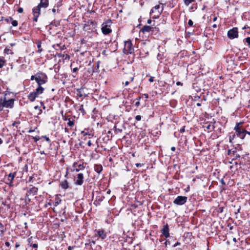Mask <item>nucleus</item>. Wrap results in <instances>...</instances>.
Wrapping results in <instances>:
<instances>
[{
    "label": "nucleus",
    "mask_w": 250,
    "mask_h": 250,
    "mask_svg": "<svg viewBox=\"0 0 250 250\" xmlns=\"http://www.w3.org/2000/svg\"><path fill=\"white\" fill-rule=\"evenodd\" d=\"M95 236L103 240L107 237V233L105 230L103 229H99L95 230Z\"/></svg>",
    "instance_id": "obj_6"
},
{
    "label": "nucleus",
    "mask_w": 250,
    "mask_h": 250,
    "mask_svg": "<svg viewBox=\"0 0 250 250\" xmlns=\"http://www.w3.org/2000/svg\"><path fill=\"white\" fill-rule=\"evenodd\" d=\"M78 110L81 111V112L83 115L84 114V110L83 109V104H81L78 107Z\"/></svg>",
    "instance_id": "obj_27"
},
{
    "label": "nucleus",
    "mask_w": 250,
    "mask_h": 250,
    "mask_svg": "<svg viewBox=\"0 0 250 250\" xmlns=\"http://www.w3.org/2000/svg\"><path fill=\"white\" fill-rule=\"evenodd\" d=\"M128 83H129V82L126 81L125 83V85L126 86V85H127L128 84Z\"/></svg>",
    "instance_id": "obj_58"
},
{
    "label": "nucleus",
    "mask_w": 250,
    "mask_h": 250,
    "mask_svg": "<svg viewBox=\"0 0 250 250\" xmlns=\"http://www.w3.org/2000/svg\"><path fill=\"white\" fill-rule=\"evenodd\" d=\"M67 125L70 127H72L74 125V122L73 121H71L70 120H69L68 123H67Z\"/></svg>",
    "instance_id": "obj_30"
},
{
    "label": "nucleus",
    "mask_w": 250,
    "mask_h": 250,
    "mask_svg": "<svg viewBox=\"0 0 250 250\" xmlns=\"http://www.w3.org/2000/svg\"><path fill=\"white\" fill-rule=\"evenodd\" d=\"M49 5L48 0H41L38 6L41 8H45L48 7Z\"/></svg>",
    "instance_id": "obj_16"
},
{
    "label": "nucleus",
    "mask_w": 250,
    "mask_h": 250,
    "mask_svg": "<svg viewBox=\"0 0 250 250\" xmlns=\"http://www.w3.org/2000/svg\"><path fill=\"white\" fill-rule=\"evenodd\" d=\"M196 80V79H195L196 82L192 83V88L195 91L199 92L202 88L203 89L207 88L206 85H202V84L205 83L204 79H198L197 81Z\"/></svg>",
    "instance_id": "obj_2"
},
{
    "label": "nucleus",
    "mask_w": 250,
    "mask_h": 250,
    "mask_svg": "<svg viewBox=\"0 0 250 250\" xmlns=\"http://www.w3.org/2000/svg\"><path fill=\"white\" fill-rule=\"evenodd\" d=\"M195 0H184V3L186 6H188L190 3L195 1Z\"/></svg>",
    "instance_id": "obj_29"
},
{
    "label": "nucleus",
    "mask_w": 250,
    "mask_h": 250,
    "mask_svg": "<svg viewBox=\"0 0 250 250\" xmlns=\"http://www.w3.org/2000/svg\"><path fill=\"white\" fill-rule=\"evenodd\" d=\"M15 95L14 93L6 90L3 98H0L4 107L12 108L14 106Z\"/></svg>",
    "instance_id": "obj_1"
},
{
    "label": "nucleus",
    "mask_w": 250,
    "mask_h": 250,
    "mask_svg": "<svg viewBox=\"0 0 250 250\" xmlns=\"http://www.w3.org/2000/svg\"><path fill=\"white\" fill-rule=\"evenodd\" d=\"M5 231L6 228L1 222H0V236L1 237L3 236Z\"/></svg>",
    "instance_id": "obj_22"
},
{
    "label": "nucleus",
    "mask_w": 250,
    "mask_h": 250,
    "mask_svg": "<svg viewBox=\"0 0 250 250\" xmlns=\"http://www.w3.org/2000/svg\"><path fill=\"white\" fill-rule=\"evenodd\" d=\"M36 82L38 85H41L42 84H44L46 83V80L45 79H35Z\"/></svg>",
    "instance_id": "obj_24"
},
{
    "label": "nucleus",
    "mask_w": 250,
    "mask_h": 250,
    "mask_svg": "<svg viewBox=\"0 0 250 250\" xmlns=\"http://www.w3.org/2000/svg\"><path fill=\"white\" fill-rule=\"evenodd\" d=\"M5 246L6 247H9L10 246V243L9 242H6L5 243Z\"/></svg>",
    "instance_id": "obj_46"
},
{
    "label": "nucleus",
    "mask_w": 250,
    "mask_h": 250,
    "mask_svg": "<svg viewBox=\"0 0 250 250\" xmlns=\"http://www.w3.org/2000/svg\"><path fill=\"white\" fill-rule=\"evenodd\" d=\"M216 20H217V17H214L213 18V21H215Z\"/></svg>",
    "instance_id": "obj_63"
},
{
    "label": "nucleus",
    "mask_w": 250,
    "mask_h": 250,
    "mask_svg": "<svg viewBox=\"0 0 250 250\" xmlns=\"http://www.w3.org/2000/svg\"><path fill=\"white\" fill-rule=\"evenodd\" d=\"M41 8L38 5L32 9V12L34 15L33 20L35 21H38V18L41 14Z\"/></svg>",
    "instance_id": "obj_8"
},
{
    "label": "nucleus",
    "mask_w": 250,
    "mask_h": 250,
    "mask_svg": "<svg viewBox=\"0 0 250 250\" xmlns=\"http://www.w3.org/2000/svg\"><path fill=\"white\" fill-rule=\"evenodd\" d=\"M241 124H242L241 123L236 124V125L234 127V130H235L236 133H237L238 131H239V130H241V129H240V128L239 126V125H240Z\"/></svg>",
    "instance_id": "obj_28"
},
{
    "label": "nucleus",
    "mask_w": 250,
    "mask_h": 250,
    "mask_svg": "<svg viewBox=\"0 0 250 250\" xmlns=\"http://www.w3.org/2000/svg\"><path fill=\"white\" fill-rule=\"evenodd\" d=\"M197 106H200L201 105V104L199 103H198L196 104Z\"/></svg>",
    "instance_id": "obj_61"
},
{
    "label": "nucleus",
    "mask_w": 250,
    "mask_h": 250,
    "mask_svg": "<svg viewBox=\"0 0 250 250\" xmlns=\"http://www.w3.org/2000/svg\"><path fill=\"white\" fill-rule=\"evenodd\" d=\"M46 77L45 74L42 72H38L35 75H32L31 78H45Z\"/></svg>",
    "instance_id": "obj_19"
},
{
    "label": "nucleus",
    "mask_w": 250,
    "mask_h": 250,
    "mask_svg": "<svg viewBox=\"0 0 250 250\" xmlns=\"http://www.w3.org/2000/svg\"><path fill=\"white\" fill-rule=\"evenodd\" d=\"M212 27H213V28H216V27H217V25H216V24H213V25H212Z\"/></svg>",
    "instance_id": "obj_64"
},
{
    "label": "nucleus",
    "mask_w": 250,
    "mask_h": 250,
    "mask_svg": "<svg viewBox=\"0 0 250 250\" xmlns=\"http://www.w3.org/2000/svg\"><path fill=\"white\" fill-rule=\"evenodd\" d=\"M102 169H103V167L101 166L97 165L96 167H95V171L99 173H100L101 172Z\"/></svg>",
    "instance_id": "obj_25"
},
{
    "label": "nucleus",
    "mask_w": 250,
    "mask_h": 250,
    "mask_svg": "<svg viewBox=\"0 0 250 250\" xmlns=\"http://www.w3.org/2000/svg\"><path fill=\"white\" fill-rule=\"evenodd\" d=\"M142 119V116H140V115H137L136 117H135V120L137 121H139L141 120Z\"/></svg>",
    "instance_id": "obj_37"
},
{
    "label": "nucleus",
    "mask_w": 250,
    "mask_h": 250,
    "mask_svg": "<svg viewBox=\"0 0 250 250\" xmlns=\"http://www.w3.org/2000/svg\"><path fill=\"white\" fill-rule=\"evenodd\" d=\"M231 152L232 153V154H233V155H234V154H235V153L236 152V151H235V150H233V151H231L230 150H229V154H231Z\"/></svg>",
    "instance_id": "obj_47"
},
{
    "label": "nucleus",
    "mask_w": 250,
    "mask_h": 250,
    "mask_svg": "<svg viewBox=\"0 0 250 250\" xmlns=\"http://www.w3.org/2000/svg\"><path fill=\"white\" fill-rule=\"evenodd\" d=\"M12 24L14 26H17L18 25V21L16 20L12 21L11 22Z\"/></svg>",
    "instance_id": "obj_33"
},
{
    "label": "nucleus",
    "mask_w": 250,
    "mask_h": 250,
    "mask_svg": "<svg viewBox=\"0 0 250 250\" xmlns=\"http://www.w3.org/2000/svg\"><path fill=\"white\" fill-rule=\"evenodd\" d=\"M42 138L45 139V140L48 142V143H50V139L49 138V137H47L46 136H42Z\"/></svg>",
    "instance_id": "obj_38"
},
{
    "label": "nucleus",
    "mask_w": 250,
    "mask_h": 250,
    "mask_svg": "<svg viewBox=\"0 0 250 250\" xmlns=\"http://www.w3.org/2000/svg\"><path fill=\"white\" fill-rule=\"evenodd\" d=\"M37 47L38 48V52L41 53L42 51V49L41 48L42 42L41 41H38L37 42Z\"/></svg>",
    "instance_id": "obj_26"
},
{
    "label": "nucleus",
    "mask_w": 250,
    "mask_h": 250,
    "mask_svg": "<svg viewBox=\"0 0 250 250\" xmlns=\"http://www.w3.org/2000/svg\"><path fill=\"white\" fill-rule=\"evenodd\" d=\"M180 132H184L185 131V126H183L182 128L180 129Z\"/></svg>",
    "instance_id": "obj_48"
},
{
    "label": "nucleus",
    "mask_w": 250,
    "mask_h": 250,
    "mask_svg": "<svg viewBox=\"0 0 250 250\" xmlns=\"http://www.w3.org/2000/svg\"><path fill=\"white\" fill-rule=\"evenodd\" d=\"M246 41L248 44L250 45V37H248L246 39Z\"/></svg>",
    "instance_id": "obj_42"
},
{
    "label": "nucleus",
    "mask_w": 250,
    "mask_h": 250,
    "mask_svg": "<svg viewBox=\"0 0 250 250\" xmlns=\"http://www.w3.org/2000/svg\"><path fill=\"white\" fill-rule=\"evenodd\" d=\"M136 166L137 167H139L141 166V164L137 163V164H136Z\"/></svg>",
    "instance_id": "obj_59"
},
{
    "label": "nucleus",
    "mask_w": 250,
    "mask_h": 250,
    "mask_svg": "<svg viewBox=\"0 0 250 250\" xmlns=\"http://www.w3.org/2000/svg\"><path fill=\"white\" fill-rule=\"evenodd\" d=\"M79 70L78 67H74L72 68V71L73 73L76 72Z\"/></svg>",
    "instance_id": "obj_44"
},
{
    "label": "nucleus",
    "mask_w": 250,
    "mask_h": 250,
    "mask_svg": "<svg viewBox=\"0 0 250 250\" xmlns=\"http://www.w3.org/2000/svg\"><path fill=\"white\" fill-rule=\"evenodd\" d=\"M38 95H37V94L34 91L32 92H31L28 95V98L31 102H34L37 97Z\"/></svg>",
    "instance_id": "obj_17"
},
{
    "label": "nucleus",
    "mask_w": 250,
    "mask_h": 250,
    "mask_svg": "<svg viewBox=\"0 0 250 250\" xmlns=\"http://www.w3.org/2000/svg\"><path fill=\"white\" fill-rule=\"evenodd\" d=\"M38 189L35 187H33L28 190L26 194V198H27L28 196L30 195H35L38 192Z\"/></svg>",
    "instance_id": "obj_12"
},
{
    "label": "nucleus",
    "mask_w": 250,
    "mask_h": 250,
    "mask_svg": "<svg viewBox=\"0 0 250 250\" xmlns=\"http://www.w3.org/2000/svg\"><path fill=\"white\" fill-rule=\"evenodd\" d=\"M176 85H182V83L180 82H177L176 83Z\"/></svg>",
    "instance_id": "obj_52"
},
{
    "label": "nucleus",
    "mask_w": 250,
    "mask_h": 250,
    "mask_svg": "<svg viewBox=\"0 0 250 250\" xmlns=\"http://www.w3.org/2000/svg\"><path fill=\"white\" fill-rule=\"evenodd\" d=\"M73 167L74 170L78 172L84 169V167L83 163L82 162H75L73 165Z\"/></svg>",
    "instance_id": "obj_10"
},
{
    "label": "nucleus",
    "mask_w": 250,
    "mask_h": 250,
    "mask_svg": "<svg viewBox=\"0 0 250 250\" xmlns=\"http://www.w3.org/2000/svg\"><path fill=\"white\" fill-rule=\"evenodd\" d=\"M176 149L175 147L174 146H172L171 147V150L173 151H175Z\"/></svg>",
    "instance_id": "obj_54"
},
{
    "label": "nucleus",
    "mask_w": 250,
    "mask_h": 250,
    "mask_svg": "<svg viewBox=\"0 0 250 250\" xmlns=\"http://www.w3.org/2000/svg\"><path fill=\"white\" fill-rule=\"evenodd\" d=\"M245 131H246V130H244V129H243L241 130H239V131H238L236 133V134L241 139H243L245 137V136H246Z\"/></svg>",
    "instance_id": "obj_20"
},
{
    "label": "nucleus",
    "mask_w": 250,
    "mask_h": 250,
    "mask_svg": "<svg viewBox=\"0 0 250 250\" xmlns=\"http://www.w3.org/2000/svg\"><path fill=\"white\" fill-rule=\"evenodd\" d=\"M16 175V172H12L10 173L8 175V177L6 179V183L9 186H12L13 185V180L14 179Z\"/></svg>",
    "instance_id": "obj_9"
},
{
    "label": "nucleus",
    "mask_w": 250,
    "mask_h": 250,
    "mask_svg": "<svg viewBox=\"0 0 250 250\" xmlns=\"http://www.w3.org/2000/svg\"><path fill=\"white\" fill-rule=\"evenodd\" d=\"M77 92H78L77 95L80 97H83V95L81 93V92L80 90H78Z\"/></svg>",
    "instance_id": "obj_39"
},
{
    "label": "nucleus",
    "mask_w": 250,
    "mask_h": 250,
    "mask_svg": "<svg viewBox=\"0 0 250 250\" xmlns=\"http://www.w3.org/2000/svg\"><path fill=\"white\" fill-rule=\"evenodd\" d=\"M235 138V135L233 134V135H230L229 137V142H231L234 139V138Z\"/></svg>",
    "instance_id": "obj_34"
},
{
    "label": "nucleus",
    "mask_w": 250,
    "mask_h": 250,
    "mask_svg": "<svg viewBox=\"0 0 250 250\" xmlns=\"http://www.w3.org/2000/svg\"><path fill=\"white\" fill-rule=\"evenodd\" d=\"M30 247H32L33 248L35 249V250H37L38 248V244H33L32 245H30Z\"/></svg>",
    "instance_id": "obj_32"
},
{
    "label": "nucleus",
    "mask_w": 250,
    "mask_h": 250,
    "mask_svg": "<svg viewBox=\"0 0 250 250\" xmlns=\"http://www.w3.org/2000/svg\"><path fill=\"white\" fill-rule=\"evenodd\" d=\"M3 107L4 106L1 103V100H0V112L3 110Z\"/></svg>",
    "instance_id": "obj_40"
},
{
    "label": "nucleus",
    "mask_w": 250,
    "mask_h": 250,
    "mask_svg": "<svg viewBox=\"0 0 250 250\" xmlns=\"http://www.w3.org/2000/svg\"><path fill=\"white\" fill-rule=\"evenodd\" d=\"M62 57H63L65 60H69V59H70V56H69V55H68V54L63 55H62Z\"/></svg>",
    "instance_id": "obj_35"
},
{
    "label": "nucleus",
    "mask_w": 250,
    "mask_h": 250,
    "mask_svg": "<svg viewBox=\"0 0 250 250\" xmlns=\"http://www.w3.org/2000/svg\"><path fill=\"white\" fill-rule=\"evenodd\" d=\"M160 6L159 4L156 5V6L153 7L150 11V14H151L152 13H157V16L159 17V16L161 14V13L162 11V10H161V11L159 10L160 9Z\"/></svg>",
    "instance_id": "obj_14"
},
{
    "label": "nucleus",
    "mask_w": 250,
    "mask_h": 250,
    "mask_svg": "<svg viewBox=\"0 0 250 250\" xmlns=\"http://www.w3.org/2000/svg\"><path fill=\"white\" fill-rule=\"evenodd\" d=\"M211 127V126L210 125H209L207 126V128L208 129H210Z\"/></svg>",
    "instance_id": "obj_57"
},
{
    "label": "nucleus",
    "mask_w": 250,
    "mask_h": 250,
    "mask_svg": "<svg viewBox=\"0 0 250 250\" xmlns=\"http://www.w3.org/2000/svg\"><path fill=\"white\" fill-rule=\"evenodd\" d=\"M228 36L230 39H233L237 38L238 36L237 28L234 27L229 30L228 32Z\"/></svg>",
    "instance_id": "obj_7"
},
{
    "label": "nucleus",
    "mask_w": 250,
    "mask_h": 250,
    "mask_svg": "<svg viewBox=\"0 0 250 250\" xmlns=\"http://www.w3.org/2000/svg\"><path fill=\"white\" fill-rule=\"evenodd\" d=\"M181 245V243L180 242H176L175 244H174V245L173 246V247H176L178 246H179Z\"/></svg>",
    "instance_id": "obj_45"
},
{
    "label": "nucleus",
    "mask_w": 250,
    "mask_h": 250,
    "mask_svg": "<svg viewBox=\"0 0 250 250\" xmlns=\"http://www.w3.org/2000/svg\"><path fill=\"white\" fill-rule=\"evenodd\" d=\"M233 161H234V159H233L232 160V161L231 162H230V164H234V165H233L229 167V168L231 170H232L233 169H237L238 163L236 161H234V162H233Z\"/></svg>",
    "instance_id": "obj_23"
},
{
    "label": "nucleus",
    "mask_w": 250,
    "mask_h": 250,
    "mask_svg": "<svg viewBox=\"0 0 250 250\" xmlns=\"http://www.w3.org/2000/svg\"><path fill=\"white\" fill-rule=\"evenodd\" d=\"M20 246V245L18 243L16 244V248H18Z\"/></svg>",
    "instance_id": "obj_62"
},
{
    "label": "nucleus",
    "mask_w": 250,
    "mask_h": 250,
    "mask_svg": "<svg viewBox=\"0 0 250 250\" xmlns=\"http://www.w3.org/2000/svg\"><path fill=\"white\" fill-rule=\"evenodd\" d=\"M44 90V88H43L41 85H38V87L36 88L35 91H34L37 95L41 94L43 93Z\"/></svg>",
    "instance_id": "obj_21"
},
{
    "label": "nucleus",
    "mask_w": 250,
    "mask_h": 250,
    "mask_svg": "<svg viewBox=\"0 0 250 250\" xmlns=\"http://www.w3.org/2000/svg\"><path fill=\"white\" fill-rule=\"evenodd\" d=\"M151 22H152V21L150 19L148 20L147 21L148 24H151Z\"/></svg>",
    "instance_id": "obj_53"
},
{
    "label": "nucleus",
    "mask_w": 250,
    "mask_h": 250,
    "mask_svg": "<svg viewBox=\"0 0 250 250\" xmlns=\"http://www.w3.org/2000/svg\"><path fill=\"white\" fill-rule=\"evenodd\" d=\"M111 24V21H107L102 24L101 30L104 34L107 35L111 32L112 30L109 28Z\"/></svg>",
    "instance_id": "obj_3"
},
{
    "label": "nucleus",
    "mask_w": 250,
    "mask_h": 250,
    "mask_svg": "<svg viewBox=\"0 0 250 250\" xmlns=\"http://www.w3.org/2000/svg\"><path fill=\"white\" fill-rule=\"evenodd\" d=\"M5 61L2 58H0V68H1L4 64Z\"/></svg>",
    "instance_id": "obj_31"
},
{
    "label": "nucleus",
    "mask_w": 250,
    "mask_h": 250,
    "mask_svg": "<svg viewBox=\"0 0 250 250\" xmlns=\"http://www.w3.org/2000/svg\"><path fill=\"white\" fill-rule=\"evenodd\" d=\"M75 184L77 185L81 186L83 183V175L80 173L78 174Z\"/></svg>",
    "instance_id": "obj_11"
},
{
    "label": "nucleus",
    "mask_w": 250,
    "mask_h": 250,
    "mask_svg": "<svg viewBox=\"0 0 250 250\" xmlns=\"http://www.w3.org/2000/svg\"><path fill=\"white\" fill-rule=\"evenodd\" d=\"M60 186L63 189H66L69 188L68 183L66 180L62 181L60 183Z\"/></svg>",
    "instance_id": "obj_18"
},
{
    "label": "nucleus",
    "mask_w": 250,
    "mask_h": 250,
    "mask_svg": "<svg viewBox=\"0 0 250 250\" xmlns=\"http://www.w3.org/2000/svg\"><path fill=\"white\" fill-rule=\"evenodd\" d=\"M170 244L169 242H168V241H167V240H166V241H165V245L166 247H167V245L168 244Z\"/></svg>",
    "instance_id": "obj_51"
},
{
    "label": "nucleus",
    "mask_w": 250,
    "mask_h": 250,
    "mask_svg": "<svg viewBox=\"0 0 250 250\" xmlns=\"http://www.w3.org/2000/svg\"><path fill=\"white\" fill-rule=\"evenodd\" d=\"M245 133L246 134H248V135H250V131H248L246 130V131H245Z\"/></svg>",
    "instance_id": "obj_60"
},
{
    "label": "nucleus",
    "mask_w": 250,
    "mask_h": 250,
    "mask_svg": "<svg viewBox=\"0 0 250 250\" xmlns=\"http://www.w3.org/2000/svg\"><path fill=\"white\" fill-rule=\"evenodd\" d=\"M23 8H21V7H20L18 9V12L19 13H21L23 12Z\"/></svg>",
    "instance_id": "obj_43"
},
{
    "label": "nucleus",
    "mask_w": 250,
    "mask_h": 250,
    "mask_svg": "<svg viewBox=\"0 0 250 250\" xmlns=\"http://www.w3.org/2000/svg\"><path fill=\"white\" fill-rule=\"evenodd\" d=\"M188 197L186 196H178L173 201V204L177 206L184 205L187 201Z\"/></svg>",
    "instance_id": "obj_5"
},
{
    "label": "nucleus",
    "mask_w": 250,
    "mask_h": 250,
    "mask_svg": "<svg viewBox=\"0 0 250 250\" xmlns=\"http://www.w3.org/2000/svg\"><path fill=\"white\" fill-rule=\"evenodd\" d=\"M68 250H73V247H71V246H69L68 248Z\"/></svg>",
    "instance_id": "obj_56"
},
{
    "label": "nucleus",
    "mask_w": 250,
    "mask_h": 250,
    "mask_svg": "<svg viewBox=\"0 0 250 250\" xmlns=\"http://www.w3.org/2000/svg\"><path fill=\"white\" fill-rule=\"evenodd\" d=\"M163 235L166 237L167 238L169 236V229L167 224L164 226L163 228L161 230Z\"/></svg>",
    "instance_id": "obj_13"
},
{
    "label": "nucleus",
    "mask_w": 250,
    "mask_h": 250,
    "mask_svg": "<svg viewBox=\"0 0 250 250\" xmlns=\"http://www.w3.org/2000/svg\"><path fill=\"white\" fill-rule=\"evenodd\" d=\"M144 96H145V97L146 98V99H147V98H148V94H144Z\"/></svg>",
    "instance_id": "obj_55"
},
{
    "label": "nucleus",
    "mask_w": 250,
    "mask_h": 250,
    "mask_svg": "<svg viewBox=\"0 0 250 250\" xmlns=\"http://www.w3.org/2000/svg\"><path fill=\"white\" fill-rule=\"evenodd\" d=\"M140 99H141V97H139V98L136 99L137 101L135 103V104L136 106H139V105H140V101H139Z\"/></svg>",
    "instance_id": "obj_36"
},
{
    "label": "nucleus",
    "mask_w": 250,
    "mask_h": 250,
    "mask_svg": "<svg viewBox=\"0 0 250 250\" xmlns=\"http://www.w3.org/2000/svg\"><path fill=\"white\" fill-rule=\"evenodd\" d=\"M188 24L190 26H192L193 25V22L191 20H189L188 21Z\"/></svg>",
    "instance_id": "obj_41"
},
{
    "label": "nucleus",
    "mask_w": 250,
    "mask_h": 250,
    "mask_svg": "<svg viewBox=\"0 0 250 250\" xmlns=\"http://www.w3.org/2000/svg\"><path fill=\"white\" fill-rule=\"evenodd\" d=\"M153 27L150 26L145 25L141 29V31L143 33H145L146 32H150L153 31Z\"/></svg>",
    "instance_id": "obj_15"
},
{
    "label": "nucleus",
    "mask_w": 250,
    "mask_h": 250,
    "mask_svg": "<svg viewBox=\"0 0 250 250\" xmlns=\"http://www.w3.org/2000/svg\"><path fill=\"white\" fill-rule=\"evenodd\" d=\"M87 145L89 146H91V145H92V144L91 143V141L90 140H89L87 142Z\"/></svg>",
    "instance_id": "obj_50"
},
{
    "label": "nucleus",
    "mask_w": 250,
    "mask_h": 250,
    "mask_svg": "<svg viewBox=\"0 0 250 250\" xmlns=\"http://www.w3.org/2000/svg\"><path fill=\"white\" fill-rule=\"evenodd\" d=\"M124 43L125 46L123 49L124 53L126 54L132 53L134 50V49L131 42L130 41H125Z\"/></svg>",
    "instance_id": "obj_4"
},
{
    "label": "nucleus",
    "mask_w": 250,
    "mask_h": 250,
    "mask_svg": "<svg viewBox=\"0 0 250 250\" xmlns=\"http://www.w3.org/2000/svg\"><path fill=\"white\" fill-rule=\"evenodd\" d=\"M34 108H35V109H38V110H39L40 111V113L41 112V110L40 109V107H39V106H35Z\"/></svg>",
    "instance_id": "obj_49"
}]
</instances>
